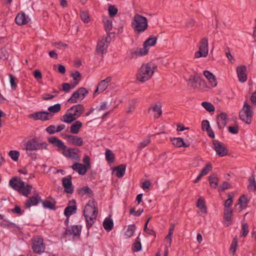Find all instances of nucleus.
I'll list each match as a JSON object with an SVG mask.
<instances>
[{
  "instance_id": "f257e3e1",
  "label": "nucleus",
  "mask_w": 256,
  "mask_h": 256,
  "mask_svg": "<svg viewBox=\"0 0 256 256\" xmlns=\"http://www.w3.org/2000/svg\"><path fill=\"white\" fill-rule=\"evenodd\" d=\"M48 140L50 143L52 144L54 146H56L58 150H62V154L66 157L77 160H80V156L78 154V152H80L78 148H68L66 150V146L62 140L56 136L50 137Z\"/></svg>"
},
{
  "instance_id": "f03ea898",
  "label": "nucleus",
  "mask_w": 256,
  "mask_h": 256,
  "mask_svg": "<svg viewBox=\"0 0 256 256\" xmlns=\"http://www.w3.org/2000/svg\"><path fill=\"white\" fill-rule=\"evenodd\" d=\"M98 214L97 204L94 200H90L86 205L84 215L87 222V228H90L96 218Z\"/></svg>"
},
{
  "instance_id": "7ed1b4c3",
  "label": "nucleus",
  "mask_w": 256,
  "mask_h": 256,
  "mask_svg": "<svg viewBox=\"0 0 256 256\" xmlns=\"http://www.w3.org/2000/svg\"><path fill=\"white\" fill-rule=\"evenodd\" d=\"M85 108L82 104L74 105L68 110L62 116V120L66 123H71L78 118L84 112Z\"/></svg>"
},
{
  "instance_id": "20e7f679",
  "label": "nucleus",
  "mask_w": 256,
  "mask_h": 256,
  "mask_svg": "<svg viewBox=\"0 0 256 256\" xmlns=\"http://www.w3.org/2000/svg\"><path fill=\"white\" fill-rule=\"evenodd\" d=\"M9 184L14 190L18 191L20 194L25 196H28L32 188V185H25L24 182L18 177H14L10 179Z\"/></svg>"
},
{
  "instance_id": "39448f33",
  "label": "nucleus",
  "mask_w": 256,
  "mask_h": 256,
  "mask_svg": "<svg viewBox=\"0 0 256 256\" xmlns=\"http://www.w3.org/2000/svg\"><path fill=\"white\" fill-rule=\"evenodd\" d=\"M154 64L151 63L143 64L138 69L136 77V80L144 82L150 80L154 73Z\"/></svg>"
},
{
  "instance_id": "423d86ee",
  "label": "nucleus",
  "mask_w": 256,
  "mask_h": 256,
  "mask_svg": "<svg viewBox=\"0 0 256 256\" xmlns=\"http://www.w3.org/2000/svg\"><path fill=\"white\" fill-rule=\"evenodd\" d=\"M148 21L146 17L136 14L132 21V28L134 32L140 34L144 32L148 28Z\"/></svg>"
},
{
  "instance_id": "0eeeda50",
  "label": "nucleus",
  "mask_w": 256,
  "mask_h": 256,
  "mask_svg": "<svg viewBox=\"0 0 256 256\" xmlns=\"http://www.w3.org/2000/svg\"><path fill=\"white\" fill-rule=\"evenodd\" d=\"M46 245L43 238L39 236H35L32 240V249L34 253L41 254L44 252Z\"/></svg>"
},
{
  "instance_id": "6e6552de",
  "label": "nucleus",
  "mask_w": 256,
  "mask_h": 256,
  "mask_svg": "<svg viewBox=\"0 0 256 256\" xmlns=\"http://www.w3.org/2000/svg\"><path fill=\"white\" fill-rule=\"evenodd\" d=\"M252 110L250 106L246 102H245L242 110L239 113L240 119L246 124H250L252 122Z\"/></svg>"
},
{
  "instance_id": "1a4fd4ad",
  "label": "nucleus",
  "mask_w": 256,
  "mask_h": 256,
  "mask_svg": "<svg viewBox=\"0 0 256 256\" xmlns=\"http://www.w3.org/2000/svg\"><path fill=\"white\" fill-rule=\"evenodd\" d=\"M208 40L206 38H204L200 40L199 50L196 52L194 56L196 58L206 57L208 54Z\"/></svg>"
},
{
  "instance_id": "9d476101",
  "label": "nucleus",
  "mask_w": 256,
  "mask_h": 256,
  "mask_svg": "<svg viewBox=\"0 0 256 256\" xmlns=\"http://www.w3.org/2000/svg\"><path fill=\"white\" fill-rule=\"evenodd\" d=\"M48 144L46 142L39 143L36 138H32L26 143L27 150H38L47 149Z\"/></svg>"
},
{
  "instance_id": "9b49d317",
  "label": "nucleus",
  "mask_w": 256,
  "mask_h": 256,
  "mask_svg": "<svg viewBox=\"0 0 256 256\" xmlns=\"http://www.w3.org/2000/svg\"><path fill=\"white\" fill-rule=\"evenodd\" d=\"M53 114L46 111H40L34 112L30 115V118H34L35 120H42L46 121L51 119Z\"/></svg>"
},
{
  "instance_id": "f8f14e48",
  "label": "nucleus",
  "mask_w": 256,
  "mask_h": 256,
  "mask_svg": "<svg viewBox=\"0 0 256 256\" xmlns=\"http://www.w3.org/2000/svg\"><path fill=\"white\" fill-rule=\"evenodd\" d=\"M212 144L213 148L218 156L222 157L228 154V150L222 142L217 140H214Z\"/></svg>"
},
{
  "instance_id": "ddd939ff",
  "label": "nucleus",
  "mask_w": 256,
  "mask_h": 256,
  "mask_svg": "<svg viewBox=\"0 0 256 256\" xmlns=\"http://www.w3.org/2000/svg\"><path fill=\"white\" fill-rule=\"evenodd\" d=\"M82 230V226L80 225H76L71 226L66 230L64 233V237L72 236L73 237L80 236Z\"/></svg>"
},
{
  "instance_id": "4468645a",
  "label": "nucleus",
  "mask_w": 256,
  "mask_h": 256,
  "mask_svg": "<svg viewBox=\"0 0 256 256\" xmlns=\"http://www.w3.org/2000/svg\"><path fill=\"white\" fill-rule=\"evenodd\" d=\"M110 39L109 36H107L98 42L96 50L98 53L104 54L106 52L108 43L110 42Z\"/></svg>"
},
{
  "instance_id": "2eb2a0df",
  "label": "nucleus",
  "mask_w": 256,
  "mask_h": 256,
  "mask_svg": "<svg viewBox=\"0 0 256 256\" xmlns=\"http://www.w3.org/2000/svg\"><path fill=\"white\" fill-rule=\"evenodd\" d=\"M189 81V84L194 89H199L201 84L204 82V80L197 74L190 76Z\"/></svg>"
},
{
  "instance_id": "dca6fc26",
  "label": "nucleus",
  "mask_w": 256,
  "mask_h": 256,
  "mask_svg": "<svg viewBox=\"0 0 256 256\" xmlns=\"http://www.w3.org/2000/svg\"><path fill=\"white\" fill-rule=\"evenodd\" d=\"M76 202L74 200H72L68 202V206L66 208L64 211V214L67 217V221L68 220L69 217L71 215L76 213Z\"/></svg>"
},
{
  "instance_id": "f3484780",
  "label": "nucleus",
  "mask_w": 256,
  "mask_h": 256,
  "mask_svg": "<svg viewBox=\"0 0 256 256\" xmlns=\"http://www.w3.org/2000/svg\"><path fill=\"white\" fill-rule=\"evenodd\" d=\"M40 201L41 198L38 194H35L26 200L24 202V207L26 208H28L32 206H37Z\"/></svg>"
},
{
  "instance_id": "a211bd4d",
  "label": "nucleus",
  "mask_w": 256,
  "mask_h": 256,
  "mask_svg": "<svg viewBox=\"0 0 256 256\" xmlns=\"http://www.w3.org/2000/svg\"><path fill=\"white\" fill-rule=\"evenodd\" d=\"M112 78L108 76L106 79L101 80L98 83L97 88L94 92V95L96 93H100L105 90L108 87V83L112 81Z\"/></svg>"
},
{
  "instance_id": "6ab92c4d",
  "label": "nucleus",
  "mask_w": 256,
  "mask_h": 256,
  "mask_svg": "<svg viewBox=\"0 0 256 256\" xmlns=\"http://www.w3.org/2000/svg\"><path fill=\"white\" fill-rule=\"evenodd\" d=\"M30 20V18L28 16H26L24 12H21L18 14L16 18L15 22L18 26H22L27 24Z\"/></svg>"
},
{
  "instance_id": "aec40b11",
  "label": "nucleus",
  "mask_w": 256,
  "mask_h": 256,
  "mask_svg": "<svg viewBox=\"0 0 256 256\" xmlns=\"http://www.w3.org/2000/svg\"><path fill=\"white\" fill-rule=\"evenodd\" d=\"M62 186L64 188V191L68 194H72L74 192V188L72 186V176L63 178L62 179Z\"/></svg>"
},
{
  "instance_id": "412c9836",
  "label": "nucleus",
  "mask_w": 256,
  "mask_h": 256,
  "mask_svg": "<svg viewBox=\"0 0 256 256\" xmlns=\"http://www.w3.org/2000/svg\"><path fill=\"white\" fill-rule=\"evenodd\" d=\"M68 141L72 144L80 146L83 145L84 141L82 138L74 135H66Z\"/></svg>"
},
{
  "instance_id": "4be33fe9",
  "label": "nucleus",
  "mask_w": 256,
  "mask_h": 256,
  "mask_svg": "<svg viewBox=\"0 0 256 256\" xmlns=\"http://www.w3.org/2000/svg\"><path fill=\"white\" fill-rule=\"evenodd\" d=\"M228 122V116L224 112H220L217 116L216 122L219 128L222 129L225 127Z\"/></svg>"
},
{
  "instance_id": "5701e85b",
  "label": "nucleus",
  "mask_w": 256,
  "mask_h": 256,
  "mask_svg": "<svg viewBox=\"0 0 256 256\" xmlns=\"http://www.w3.org/2000/svg\"><path fill=\"white\" fill-rule=\"evenodd\" d=\"M246 68L245 66H240L236 68V72L238 80L241 82H245L247 80V76L246 74Z\"/></svg>"
},
{
  "instance_id": "b1692460",
  "label": "nucleus",
  "mask_w": 256,
  "mask_h": 256,
  "mask_svg": "<svg viewBox=\"0 0 256 256\" xmlns=\"http://www.w3.org/2000/svg\"><path fill=\"white\" fill-rule=\"evenodd\" d=\"M126 170V165L124 164H121L118 166L114 167L113 168V172L118 178L122 177L125 174Z\"/></svg>"
},
{
  "instance_id": "393cba45",
  "label": "nucleus",
  "mask_w": 256,
  "mask_h": 256,
  "mask_svg": "<svg viewBox=\"0 0 256 256\" xmlns=\"http://www.w3.org/2000/svg\"><path fill=\"white\" fill-rule=\"evenodd\" d=\"M71 168L75 171L78 172L79 174L84 175V174L87 170H88L86 168V166H84V164L76 162L74 164Z\"/></svg>"
},
{
  "instance_id": "a878e982",
  "label": "nucleus",
  "mask_w": 256,
  "mask_h": 256,
  "mask_svg": "<svg viewBox=\"0 0 256 256\" xmlns=\"http://www.w3.org/2000/svg\"><path fill=\"white\" fill-rule=\"evenodd\" d=\"M150 110H152L154 112V118H158L162 114V106L160 103H157L151 106Z\"/></svg>"
},
{
  "instance_id": "bb28decb",
  "label": "nucleus",
  "mask_w": 256,
  "mask_h": 256,
  "mask_svg": "<svg viewBox=\"0 0 256 256\" xmlns=\"http://www.w3.org/2000/svg\"><path fill=\"white\" fill-rule=\"evenodd\" d=\"M78 194L82 196H83L85 194H88L90 197H92L94 194L91 189L88 186H84L78 190Z\"/></svg>"
},
{
  "instance_id": "cd10ccee",
  "label": "nucleus",
  "mask_w": 256,
  "mask_h": 256,
  "mask_svg": "<svg viewBox=\"0 0 256 256\" xmlns=\"http://www.w3.org/2000/svg\"><path fill=\"white\" fill-rule=\"evenodd\" d=\"M173 144L177 147H185L188 148L190 146L189 144L185 143L183 139L180 138H174L172 140Z\"/></svg>"
},
{
  "instance_id": "c85d7f7f",
  "label": "nucleus",
  "mask_w": 256,
  "mask_h": 256,
  "mask_svg": "<svg viewBox=\"0 0 256 256\" xmlns=\"http://www.w3.org/2000/svg\"><path fill=\"white\" fill-rule=\"evenodd\" d=\"M196 206L200 209L202 212L204 214L207 213L206 206L205 204L204 200L202 197L198 198Z\"/></svg>"
},
{
  "instance_id": "c756f323",
  "label": "nucleus",
  "mask_w": 256,
  "mask_h": 256,
  "mask_svg": "<svg viewBox=\"0 0 256 256\" xmlns=\"http://www.w3.org/2000/svg\"><path fill=\"white\" fill-rule=\"evenodd\" d=\"M232 210L228 208H225L224 218V220L228 222V223L226 224L227 226H228L230 224V222L232 221Z\"/></svg>"
},
{
  "instance_id": "7c9ffc66",
  "label": "nucleus",
  "mask_w": 256,
  "mask_h": 256,
  "mask_svg": "<svg viewBox=\"0 0 256 256\" xmlns=\"http://www.w3.org/2000/svg\"><path fill=\"white\" fill-rule=\"evenodd\" d=\"M82 126V123L80 121L75 122L70 126V132L73 134H77L80 131V128Z\"/></svg>"
},
{
  "instance_id": "2f4dec72",
  "label": "nucleus",
  "mask_w": 256,
  "mask_h": 256,
  "mask_svg": "<svg viewBox=\"0 0 256 256\" xmlns=\"http://www.w3.org/2000/svg\"><path fill=\"white\" fill-rule=\"evenodd\" d=\"M113 220L110 218H106L103 222V227L107 231L110 232L113 228Z\"/></svg>"
},
{
  "instance_id": "473e14b6",
  "label": "nucleus",
  "mask_w": 256,
  "mask_h": 256,
  "mask_svg": "<svg viewBox=\"0 0 256 256\" xmlns=\"http://www.w3.org/2000/svg\"><path fill=\"white\" fill-rule=\"evenodd\" d=\"M78 100H82L80 93L78 90H76L68 100V102L69 103H76Z\"/></svg>"
},
{
  "instance_id": "72a5a7b5",
  "label": "nucleus",
  "mask_w": 256,
  "mask_h": 256,
  "mask_svg": "<svg viewBox=\"0 0 256 256\" xmlns=\"http://www.w3.org/2000/svg\"><path fill=\"white\" fill-rule=\"evenodd\" d=\"M42 203V206L50 210H56V206L54 202H52L48 200H41L40 201Z\"/></svg>"
},
{
  "instance_id": "f704fd0d",
  "label": "nucleus",
  "mask_w": 256,
  "mask_h": 256,
  "mask_svg": "<svg viewBox=\"0 0 256 256\" xmlns=\"http://www.w3.org/2000/svg\"><path fill=\"white\" fill-rule=\"evenodd\" d=\"M209 182L210 186L214 188H216L218 184V178L216 174H212L209 176Z\"/></svg>"
},
{
  "instance_id": "c9c22d12",
  "label": "nucleus",
  "mask_w": 256,
  "mask_h": 256,
  "mask_svg": "<svg viewBox=\"0 0 256 256\" xmlns=\"http://www.w3.org/2000/svg\"><path fill=\"white\" fill-rule=\"evenodd\" d=\"M156 40L157 38L154 36H152L144 42V44L145 46H147L148 47L149 46H154L156 44Z\"/></svg>"
},
{
  "instance_id": "e433bc0d",
  "label": "nucleus",
  "mask_w": 256,
  "mask_h": 256,
  "mask_svg": "<svg viewBox=\"0 0 256 256\" xmlns=\"http://www.w3.org/2000/svg\"><path fill=\"white\" fill-rule=\"evenodd\" d=\"M142 248V245L140 240L139 236L137 237L136 240V242L133 244L132 249L134 252H138Z\"/></svg>"
},
{
  "instance_id": "4c0bfd02",
  "label": "nucleus",
  "mask_w": 256,
  "mask_h": 256,
  "mask_svg": "<svg viewBox=\"0 0 256 256\" xmlns=\"http://www.w3.org/2000/svg\"><path fill=\"white\" fill-rule=\"evenodd\" d=\"M202 106L208 112H213L215 110L214 106L210 102H204L202 104Z\"/></svg>"
},
{
  "instance_id": "58836bf2",
  "label": "nucleus",
  "mask_w": 256,
  "mask_h": 256,
  "mask_svg": "<svg viewBox=\"0 0 256 256\" xmlns=\"http://www.w3.org/2000/svg\"><path fill=\"white\" fill-rule=\"evenodd\" d=\"M105 156L108 162H114V156L111 150H107L106 151Z\"/></svg>"
},
{
  "instance_id": "ea45409f",
  "label": "nucleus",
  "mask_w": 256,
  "mask_h": 256,
  "mask_svg": "<svg viewBox=\"0 0 256 256\" xmlns=\"http://www.w3.org/2000/svg\"><path fill=\"white\" fill-rule=\"evenodd\" d=\"M61 110V105L60 104H56L54 106H50L48 108V110L50 113H57Z\"/></svg>"
},
{
  "instance_id": "a19ab883",
  "label": "nucleus",
  "mask_w": 256,
  "mask_h": 256,
  "mask_svg": "<svg viewBox=\"0 0 256 256\" xmlns=\"http://www.w3.org/2000/svg\"><path fill=\"white\" fill-rule=\"evenodd\" d=\"M149 50V48L147 46H145L144 44V46L142 48H140L138 51L134 52L136 55L138 56H143L146 55Z\"/></svg>"
},
{
  "instance_id": "79ce46f5",
  "label": "nucleus",
  "mask_w": 256,
  "mask_h": 256,
  "mask_svg": "<svg viewBox=\"0 0 256 256\" xmlns=\"http://www.w3.org/2000/svg\"><path fill=\"white\" fill-rule=\"evenodd\" d=\"M228 198L225 201L224 206L225 208H228L232 206V197L234 196V193L231 192L228 194Z\"/></svg>"
},
{
  "instance_id": "37998d69",
  "label": "nucleus",
  "mask_w": 256,
  "mask_h": 256,
  "mask_svg": "<svg viewBox=\"0 0 256 256\" xmlns=\"http://www.w3.org/2000/svg\"><path fill=\"white\" fill-rule=\"evenodd\" d=\"M136 230V226L134 224L129 225L128 226V228L125 232V235L128 238L131 237Z\"/></svg>"
},
{
  "instance_id": "c03bdc74",
  "label": "nucleus",
  "mask_w": 256,
  "mask_h": 256,
  "mask_svg": "<svg viewBox=\"0 0 256 256\" xmlns=\"http://www.w3.org/2000/svg\"><path fill=\"white\" fill-rule=\"evenodd\" d=\"M8 155L13 160L16 162L18 160L20 154L19 152L12 150L10 151Z\"/></svg>"
},
{
  "instance_id": "a18cd8bd",
  "label": "nucleus",
  "mask_w": 256,
  "mask_h": 256,
  "mask_svg": "<svg viewBox=\"0 0 256 256\" xmlns=\"http://www.w3.org/2000/svg\"><path fill=\"white\" fill-rule=\"evenodd\" d=\"M247 198L244 195L241 196L238 199V204H239L240 206V207L242 208H244L246 207V204H247Z\"/></svg>"
},
{
  "instance_id": "49530a36",
  "label": "nucleus",
  "mask_w": 256,
  "mask_h": 256,
  "mask_svg": "<svg viewBox=\"0 0 256 256\" xmlns=\"http://www.w3.org/2000/svg\"><path fill=\"white\" fill-rule=\"evenodd\" d=\"M238 246V242L236 238H234L232 242L230 250L232 252V254L234 255L236 252Z\"/></svg>"
},
{
  "instance_id": "de8ad7c7",
  "label": "nucleus",
  "mask_w": 256,
  "mask_h": 256,
  "mask_svg": "<svg viewBox=\"0 0 256 256\" xmlns=\"http://www.w3.org/2000/svg\"><path fill=\"white\" fill-rule=\"evenodd\" d=\"M108 14L110 17L114 16L118 12V8L113 5H110L108 8Z\"/></svg>"
},
{
  "instance_id": "09e8293b",
  "label": "nucleus",
  "mask_w": 256,
  "mask_h": 256,
  "mask_svg": "<svg viewBox=\"0 0 256 256\" xmlns=\"http://www.w3.org/2000/svg\"><path fill=\"white\" fill-rule=\"evenodd\" d=\"M248 233V226L247 224H244L242 226L241 235L242 237H246Z\"/></svg>"
},
{
  "instance_id": "8fccbe9b",
  "label": "nucleus",
  "mask_w": 256,
  "mask_h": 256,
  "mask_svg": "<svg viewBox=\"0 0 256 256\" xmlns=\"http://www.w3.org/2000/svg\"><path fill=\"white\" fill-rule=\"evenodd\" d=\"M150 142V139L148 138L140 142L138 145V149L141 150L142 148L147 146Z\"/></svg>"
},
{
  "instance_id": "3c124183",
  "label": "nucleus",
  "mask_w": 256,
  "mask_h": 256,
  "mask_svg": "<svg viewBox=\"0 0 256 256\" xmlns=\"http://www.w3.org/2000/svg\"><path fill=\"white\" fill-rule=\"evenodd\" d=\"M8 56V52L6 48H1L0 49V60H5L7 59Z\"/></svg>"
},
{
  "instance_id": "603ef678",
  "label": "nucleus",
  "mask_w": 256,
  "mask_h": 256,
  "mask_svg": "<svg viewBox=\"0 0 256 256\" xmlns=\"http://www.w3.org/2000/svg\"><path fill=\"white\" fill-rule=\"evenodd\" d=\"M212 169V166L210 164H207L206 166L202 168L200 172L203 176H205Z\"/></svg>"
},
{
  "instance_id": "864d4df0",
  "label": "nucleus",
  "mask_w": 256,
  "mask_h": 256,
  "mask_svg": "<svg viewBox=\"0 0 256 256\" xmlns=\"http://www.w3.org/2000/svg\"><path fill=\"white\" fill-rule=\"evenodd\" d=\"M74 80L80 82L81 80V74L78 71H76L74 72L71 73L70 74Z\"/></svg>"
},
{
  "instance_id": "5fc2aeb1",
  "label": "nucleus",
  "mask_w": 256,
  "mask_h": 256,
  "mask_svg": "<svg viewBox=\"0 0 256 256\" xmlns=\"http://www.w3.org/2000/svg\"><path fill=\"white\" fill-rule=\"evenodd\" d=\"M104 28L106 32H109L112 29V21L106 20L104 22Z\"/></svg>"
},
{
  "instance_id": "6e6d98bb",
  "label": "nucleus",
  "mask_w": 256,
  "mask_h": 256,
  "mask_svg": "<svg viewBox=\"0 0 256 256\" xmlns=\"http://www.w3.org/2000/svg\"><path fill=\"white\" fill-rule=\"evenodd\" d=\"M224 51L226 58L231 62L233 63L234 62V59L230 54V48L228 47H226L225 48Z\"/></svg>"
},
{
  "instance_id": "4d7b16f0",
  "label": "nucleus",
  "mask_w": 256,
  "mask_h": 256,
  "mask_svg": "<svg viewBox=\"0 0 256 256\" xmlns=\"http://www.w3.org/2000/svg\"><path fill=\"white\" fill-rule=\"evenodd\" d=\"M80 16L82 18V20L84 22H88L90 20V18L88 16V14L86 12H81L80 13Z\"/></svg>"
},
{
  "instance_id": "13d9d810",
  "label": "nucleus",
  "mask_w": 256,
  "mask_h": 256,
  "mask_svg": "<svg viewBox=\"0 0 256 256\" xmlns=\"http://www.w3.org/2000/svg\"><path fill=\"white\" fill-rule=\"evenodd\" d=\"M78 92L80 93V96L82 98V100H83L86 94L88 93V90L84 88H80L78 90Z\"/></svg>"
},
{
  "instance_id": "bf43d9fd",
  "label": "nucleus",
  "mask_w": 256,
  "mask_h": 256,
  "mask_svg": "<svg viewBox=\"0 0 256 256\" xmlns=\"http://www.w3.org/2000/svg\"><path fill=\"white\" fill-rule=\"evenodd\" d=\"M46 130L49 134H54L56 132V126L54 125H50L46 128Z\"/></svg>"
},
{
  "instance_id": "052dcab7",
  "label": "nucleus",
  "mask_w": 256,
  "mask_h": 256,
  "mask_svg": "<svg viewBox=\"0 0 256 256\" xmlns=\"http://www.w3.org/2000/svg\"><path fill=\"white\" fill-rule=\"evenodd\" d=\"M82 161H83L84 164V166H86V168L89 170L90 168V157L88 156H85L83 158Z\"/></svg>"
},
{
  "instance_id": "680f3d73",
  "label": "nucleus",
  "mask_w": 256,
  "mask_h": 256,
  "mask_svg": "<svg viewBox=\"0 0 256 256\" xmlns=\"http://www.w3.org/2000/svg\"><path fill=\"white\" fill-rule=\"evenodd\" d=\"M202 128L203 130H208L210 128L209 122L207 120H204L202 122Z\"/></svg>"
},
{
  "instance_id": "e2e57ef3",
  "label": "nucleus",
  "mask_w": 256,
  "mask_h": 256,
  "mask_svg": "<svg viewBox=\"0 0 256 256\" xmlns=\"http://www.w3.org/2000/svg\"><path fill=\"white\" fill-rule=\"evenodd\" d=\"M135 110V102H131L128 105V110L126 113L130 114L132 112Z\"/></svg>"
},
{
  "instance_id": "0e129e2a",
  "label": "nucleus",
  "mask_w": 256,
  "mask_h": 256,
  "mask_svg": "<svg viewBox=\"0 0 256 256\" xmlns=\"http://www.w3.org/2000/svg\"><path fill=\"white\" fill-rule=\"evenodd\" d=\"M10 83L11 86H12V88L15 89L17 86L15 82L16 78L14 76H13L12 74H10Z\"/></svg>"
},
{
  "instance_id": "69168bd1",
  "label": "nucleus",
  "mask_w": 256,
  "mask_h": 256,
  "mask_svg": "<svg viewBox=\"0 0 256 256\" xmlns=\"http://www.w3.org/2000/svg\"><path fill=\"white\" fill-rule=\"evenodd\" d=\"M62 90L66 92H70V88H72L71 85L68 83H64L62 84Z\"/></svg>"
},
{
  "instance_id": "338daca9",
  "label": "nucleus",
  "mask_w": 256,
  "mask_h": 256,
  "mask_svg": "<svg viewBox=\"0 0 256 256\" xmlns=\"http://www.w3.org/2000/svg\"><path fill=\"white\" fill-rule=\"evenodd\" d=\"M53 45L54 46H57L58 48H67L68 46L67 44H64L62 43V42H54L53 44Z\"/></svg>"
},
{
  "instance_id": "774afa93",
  "label": "nucleus",
  "mask_w": 256,
  "mask_h": 256,
  "mask_svg": "<svg viewBox=\"0 0 256 256\" xmlns=\"http://www.w3.org/2000/svg\"><path fill=\"white\" fill-rule=\"evenodd\" d=\"M56 95H53L51 94H45L42 96V98L44 100H48L52 99L55 98Z\"/></svg>"
}]
</instances>
